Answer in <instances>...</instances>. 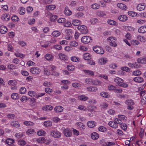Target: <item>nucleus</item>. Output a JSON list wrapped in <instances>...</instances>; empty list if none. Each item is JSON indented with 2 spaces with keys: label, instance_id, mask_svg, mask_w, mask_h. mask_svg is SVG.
<instances>
[{
  "label": "nucleus",
  "instance_id": "obj_1",
  "mask_svg": "<svg viewBox=\"0 0 146 146\" xmlns=\"http://www.w3.org/2000/svg\"><path fill=\"white\" fill-rule=\"evenodd\" d=\"M122 121L118 118H114L113 121H110L108 123L109 125L111 127L116 129L118 127V124H122Z\"/></svg>",
  "mask_w": 146,
  "mask_h": 146
},
{
  "label": "nucleus",
  "instance_id": "obj_2",
  "mask_svg": "<svg viewBox=\"0 0 146 146\" xmlns=\"http://www.w3.org/2000/svg\"><path fill=\"white\" fill-rule=\"evenodd\" d=\"M107 41L109 43L110 45L113 47H115L117 46L116 42L117 38L113 36H110L107 38Z\"/></svg>",
  "mask_w": 146,
  "mask_h": 146
},
{
  "label": "nucleus",
  "instance_id": "obj_3",
  "mask_svg": "<svg viewBox=\"0 0 146 146\" xmlns=\"http://www.w3.org/2000/svg\"><path fill=\"white\" fill-rule=\"evenodd\" d=\"M125 103L127 105V108L128 110H132L134 107L133 106L135 103L132 100H127L125 102Z\"/></svg>",
  "mask_w": 146,
  "mask_h": 146
},
{
  "label": "nucleus",
  "instance_id": "obj_4",
  "mask_svg": "<svg viewBox=\"0 0 146 146\" xmlns=\"http://www.w3.org/2000/svg\"><path fill=\"white\" fill-rule=\"evenodd\" d=\"M78 29L80 31V33L83 34L87 33L88 30L86 26L84 25H79L78 27Z\"/></svg>",
  "mask_w": 146,
  "mask_h": 146
},
{
  "label": "nucleus",
  "instance_id": "obj_5",
  "mask_svg": "<svg viewBox=\"0 0 146 146\" xmlns=\"http://www.w3.org/2000/svg\"><path fill=\"white\" fill-rule=\"evenodd\" d=\"M93 50L98 54H103L104 53V51L102 48L100 46H95L93 47Z\"/></svg>",
  "mask_w": 146,
  "mask_h": 146
},
{
  "label": "nucleus",
  "instance_id": "obj_6",
  "mask_svg": "<svg viewBox=\"0 0 146 146\" xmlns=\"http://www.w3.org/2000/svg\"><path fill=\"white\" fill-rule=\"evenodd\" d=\"M36 141L39 143H44L47 144L50 143V141L49 139H46L44 137H41L36 139Z\"/></svg>",
  "mask_w": 146,
  "mask_h": 146
},
{
  "label": "nucleus",
  "instance_id": "obj_7",
  "mask_svg": "<svg viewBox=\"0 0 146 146\" xmlns=\"http://www.w3.org/2000/svg\"><path fill=\"white\" fill-rule=\"evenodd\" d=\"M66 35L65 38L67 40H70L72 38L71 35L72 33V30L70 29H68L66 31Z\"/></svg>",
  "mask_w": 146,
  "mask_h": 146
},
{
  "label": "nucleus",
  "instance_id": "obj_8",
  "mask_svg": "<svg viewBox=\"0 0 146 146\" xmlns=\"http://www.w3.org/2000/svg\"><path fill=\"white\" fill-rule=\"evenodd\" d=\"M108 62L107 58L105 57H101L99 58L98 61V64L101 65H105Z\"/></svg>",
  "mask_w": 146,
  "mask_h": 146
},
{
  "label": "nucleus",
  "instance_id": "obj_9",
  "mask_svg": "<svg viewBox=\"0 0 146 146\" xmlns=\"http://www.w3.org/2000/svg\"><path fill=\"white\" fill-rule=\"evenodd\" d=\"M92 40L91 37L88 36H84L81 38L82 42L84 44H88Z\"/></svg>",
  "mask_w": 146,
  "mask_h": 146
},
{
  "label": "nucleus",
  "instance_id": "obj_10",
  "mask_svg": "<svg viewBox=\"0 0 146 146\" xmlns=\"http://www.w3.org/2000/svg\"><path fill=\"white\" fill-rule=\"evenodd\" d=\"M51 135L55 138H59L61 136V133L57 130H52L50 132Z\"/></svg>",
  "mask_w": 146,
  "mask_h": 146
},
{
  "label": "nucleus",
  "instance_id": "obj_11",
  "mask_svg": "<svg viewBox=\"0 0 146 146\" xmlns=\"http://www.w3.org/2000/svg\"><path fill=\"white\" fill-rule=\"evenodd\" d=\"M63 133L66 137H69L71 136L72 132L70 129L66 128L64 129Z\"/></svg>",
  "mask_w": 146,
  "mask_h": 146
},
{
  "label": "nucleus",
  "instance_id": "obj_12",
  "mask_svg": "<svg viewBox=\"0 0 146 146\" xmlns=\"http://www.w3.org/2000/svg\"><path fill=\"white\" fill-rule=\"evenodd\" d=\"M50 68H51V71L52 72L51 74L52 75L58 76L59 75V74L56 71V67L53 65H51L50 66Z\"/></svg>",
  "mask_w": 146,
  "mask_h": 146
},
{
  "label": "nucleus",
  "instance_id": "obj_13",
  "mask_svg": "<svg viewBox=\"0 0 146 146\" xmlns=\"http://www.w3.org/2000/svg\"><path fill=\"white\" fill-rule=\"evenodd\" d=\"M30 72L34 74H37L39 73L40 70L37 67H33L31 68L30 70Z\"/></svg>",
  "mask_w": 146,
  "mask_h": 146
},
{
  "label": "nucleus",
  "instance_id": "obj_14",
  "mask_svg": "<svg viewBox=\"0 0 146 146\" xmlns=\"http://www.w3.org/2000/svg\"><path fill=\"white\" fill-rule=\"evenodd\" d=\"M114 82L116 83L119 86H121V84L123 82V80L121 78L118 77L115 78L114 80Z\"/></svg>",
  "mask_w": 146,
  "mask_h": 146
},
{
  "label": "nucleus",
  "instance_id": "obj_15",
  "mask_svg": "<svg viewBox=\"0 0 146 146\" xmlns=\"http://www.w3.org/2000/svg\"><path fill=\"white\" fill-rule=\"evenodd\" d=\"M8 29L4 25L0 26V33L2 34H5L7 33Z\"/></svg>",
  "mask_w": 146,
  "mask_h": 146
},
{
  "label": "nucleus",
  "instance_id": "obj_16",
  "mask_svg": "<svg viewBox=\"0 0 146 146\" xmlns=\"http://www.w3.org/2000/svg\"><path fill=\"white\" fill-rule=\"evenodd\" d=\"M64 13L66 15L68 16L72 14V12L69 9L68 7H65L64 11Z\"/></svg>",
  "mask_w": 146,
  "mask_h": 146
},
{
  "label": "nucleus",
  "instance_id": "obj_17",
  "mask_svg": "<svg viewBox=\"0 0 146 146\" xmlns=\"http://www.w3.org/2000/svg\"><path fill=\"white\" fill-rule=\"evenodd\" d=\"M77 128L80 130H83L85 128V125L82 123L78 122L76 123Z\"/></svg>",
  "mask_w": 146,
  "mask_h": 146
},
{
  "label": "nucleus",
  "instance_id": "obj_18",
  "mask_svg": "<svg viewBox=\"0 0 146 146\" xmlns=\"http://www.w3.org/2000/svg\"><path fill=\"white\" fill-rule=\"evenodd\" d=\"M92 85L102 86L103 84L98 79H93Z\"/></svg>",
  "mask_w": 146,
  "mask_h": 146
},
{
  "label": "nucleus",
  "instance_id": "obj_19",
  "mask_svg": "<svg viewBox=\"0 0 146 146\" xmlns=\"http://www.w3.org/2000/svg\"><path fill=\"white\" fill-rule=\"evenodd\" d=\"M139 33H143L146 32V26H143L140 27L138 30Z\"/></svg>",
  "mask_w": 146,
  "mask_h": 146
},
{
  "label": "nucleus",
  "instance_id": "obj_20",
  "mask_svg": "<svg viewBox=\"0 0 146 146\" xmlns=\"http://www.w3.org/2000/svg\"><path fill=\"white\" fill-rule=\"evenodd\" d=\"M63 108L61 106H57L54 108V110L56 112H60L63 110Z\"/></svg>",
  "mask_w": 146,
  "mask_h": 146
},
{
  "label": "nucleus",
  "instance_id": "obj_21",
  "mask_svg": "<svg viewBox=\"0 0 146 146\" xmlns=\"http://www.w3.org/2000/svg\"><path fill=\"white\" fill-rule=\"evenodd\" d=\"M84 72L87 75L93 76L94 75V72L92 70H83Z\"/></svg>",
  "mask_w": 146,
  "mask_h": 146
},
{
  "label": "nucleus",
  "instance_id": "obj_22",
  "mask_svg": "<svg viewBox=\"0 0 146 146\" xmlns=\"http://www.w3.org/2000/svg\"><path fill=\"white\" fill-rule=\"evenodd\" d=\"M53 107L50 105H46L42 108V109L44 111H50L53 109Z\"/></svg>",
  "mask_w": 146,
  "mask_h": 146
},
{
  "label": "nucleus",
  "instance_id": "obj_23",
  "mask_svg": "<svg viewBox=\"0 0 146 146\" xmlns=\"http://www.w3.org/2000/svg\"><path fill=\"white\" fill-rule=\"evenodd\" d=\"M88 126L90 128H93L96 125V122L94 121H89L87 123Z\"/></svg>",
  "mask_w": 146,
  "mask_h": 146
},
{
  "label": "nucleus",
  "instance_id": "obj_24",
  "mask_svg": "<svg viewBox=\"0 0 146 146\" xmlns=\"http://www.w3.org/2000/svg\"><path fill=\"white\" fill-rule=\"evenodd\" d=\"M17 83V80H9L8 82V84L10 86H16Z\"/></svg>",
  "mask_w": 146,
  "mask_h": 146
},
{
  "label": "nucleus",
  "instance_id": "obj_25",
  "mask_svg": "<svg viewBox=\"0 0 146 146\" xmlns=\"http://www.w3.org/2000/svg\"><path fill=\"white\" fill-rule=\"evenodd\" d=\"M41 46L43 48H46L49 45V42L48 41H41L40 42Z\"/></svg>",
  "mask_w": 146,
  "mask_h": 146
},
{
  "label": "nucleus",
  "instance_id": "obj_26",
  "mask_svg": "<svg viewBox=\"0 0 146 146\" xmlns=\"http://www.w3.org/2000/svg\"><path fill=\"white\" fill-rule=\"evenodd\" d=\"M91 136L92 139L94 140H96L98 139L99 137V134L95 132H94L92 133Z\"/></svg>",
  "mask_w": 146,
  "mask_h": 146
},
{
  "label": "nucleus",
  "instance_id": "obj_27",
  "mask_svg": "<svg viewBox=\"0 0 146 146\" xmlns=\"http://www.w3.org/2000/svg\"><path fill=\"white\" fill-rule=\"evenodd\" d=\"M72 22L73 25L74 26H78L81 23V21L78 19H73Z\"/></svg>",
  "mask_w": 146,
  "mask_h": 146
},
{
  "label": "nucleus",
  "instance_id": "obj_28",
  "mask_svg": "<svg viewBox=\"0 0 146 146\" xmlns=\"http://www.w3.org/2000/svg\"><path fill=\"white\" fill-rule=\"evenodd\" d=\"M11 97L13 100H17L19 98V94L18 93H13L11 95Z\"/></svg>",
  "mask_w": 146,
  "mask_h": 146
},
{
  "label": "nucleus",
  "instance_id": "obj_29",
  "mask_svg": "<svg viewBox=\"0 0 146 146\" xmlns=\"http://www.w3.org/2000/svg\"><path fill=\"white\" fill-rule=\"evenodd\" d=\"M117 6L119 8L122 10H126L127 9L126 6L125 4L121 3H118Z\"/></svg>",
  "mask_w": 146,
  "mask_h": 146
},
{
  "label": "nucleus",
  "instance_id": "obj_30",
  "mask_svg": "<svg viewBox=\"0 0 146 146\" xmlns=\"http://www.w3.org/2000/svg\"><path fill=\"white\" fill-rule=\"evenodd\" d=\"M137 38L141 42H144L146 40V38L142 35H138L137 36Z\"/></svg>",
  "mask_w": 146,
  "mask_h": 146
},
{
  "label": "nucleus",
  "instance_id": "obj_31",
  "mask_svg": "<svg viewBox=\"0 0 146 146\" xmlns=\"http://www.w3.org/2000/svg\"><path fill=\"white\" fill-rule=\"evenodd\" d=\"M145 8V6L144 3H140L137 6V9L141 11L144 10Z\"/></svg>",
  "mask_w": 146,
  "mask_h": 146
},
{
  "label": "nucleus",
  "instance_id": "obj_32",
  "mask_svg": "<svg viewBox=\"0 0 146 146\" xmlns=\"http://www.w3.org/2000/svg\"><path fill=\"white\" fill-rule=\"evenodd\" d=\"M66 68L69 71H72L75 70V66L72 64H69L67 66Z\"/></svg>",
  "mask_w": 146,
  "mask_h": 146
},
{
  "label": "nucleus",
  "instance_id": "obj_33",
  "mask_svg": "<svg viewBox=\"0 0 146 146\" xmlns=\"http://www.w3.org/2000/svg\"><path fill=\"white\" fill-rule=\"evenodd\" d=\"M118 19L121 21H125L127 20L128 18L125 15H122L119 17Z\"/></svg>",
  "mask_w": 146,
  "mask_h": 146
},
{
  "label": "nucleus",
  "instance_id": "obj_34",
  "mask_svg": "<svg viewBox=\"0 0 146 146\" xmlns=\"http://www.w3.org/2000/svg\"><path fill=\"white\" fill-rule=\"evenodd\" d=\"M128 15L132 17H136L139 16V15L135 12L132 11H129L128 12Z\"/></svg>",
  "mask_w": 146,
  "mask_h": 146
},
{
  "label": "nucleus",
  "instance_id": "obj_35",
  "mask_svg": "<svg viewBox=\"0 0 146 146\" xmlns=\"http://www.w3.org/2000/svg\"><path fill=\"white\" fill-rule=\"evenodd\" d=\"M143 78L141 77H136L133 79L134 81L138 83H141L143 81Z\"/></svg>",
  "mask_w": 146,
  "mask_h": 146
},
{
  "label": "nucleus",
  "instance_id": "obj_36",
  "mask_svg": "<svg viewBox=\"0 0 146 146\" xmlns=\"http://www.w3.org/2000/svg\"><path fill=\"white\" fill-rule=\"evenodd\" d=\"M59 57L60 59L64 60H67V56L62 53H60L59 54Z\"/></svg>",
  "mask_w": 146,
  "mask_h": 146
},
{
  "label": "nucleus",
  "instance_id": "obj_37",
  "mask_svg": "<svg viewBox=\"0 0 146 146\" xmlns=\"http://www.w3.org/2000/svg\"><path fill=\"white\" fill-rule=\"evenodd\" d=\"M78 99L81 101H85L88 99V98L84 95H82L78 96Z\"/></svg>",
  "mask_w": 146,
  "mask_h": 146
},
{
  "label": "nucleus",
  "instance_id": "obj_38",
  "mask_svg": "<svg viewBox=\"0 0 146 146\" xmlns=\"http://www.w3.org/2000/svg\"><path fill=\"white\" fill-rule=\"evenodd\" d=\"M19 12L20 15H24L25 12V9L23 7H20L19 9Z\"/></svg>",
  "mask_w": 146,
  "mask_h": 146
},
{
  "label": "nucleus",
  "instance_id": "obj_39",
  "mask_svg": "<svg viewBox=\"0 0 146 146\" xmlns=\"http://www.w3.org/2000/svg\"><path fill=\"white\" fill-rule=\"evenodd\" d=\"M91 55L89 53H85L83 55L84 58L86 60L90 59Z\"/></svg>",
  "mask_w": 146,
  "mask_h": 146
},
{
  "label": "nucleus",
  "instance_id": "obj_40",
  "mask_svg": "<svg viewBox=\"0 0 146 146\" xmlns=\"http://www.w3.org/2000/svg\"><path fill=\"white\" fill-rule=\"evenodd\" d=\"M71 60L75 62H78L80 60V59L79 58L76 56H72L70 58Z\"/></svg>",
  "mask_w": 146,
  "mask_h": 146
},
{
  "label": "nucleus",
  "instance_id": "obj_41",
  "mask_svg": "<svg viewBox=\"0 0 146 146\" xmlns=\"http://www.w3.org/2000/svg\"><path fill=\"white\" fill-rule=\"evenodd\" d=\"M26 89L24 87H21L19 90V92L21 94H24L26 92Z\"/></svg>",
  "mask_w": 146,
  "mask_h": 146
},
{
  "label": "nucleus",
  "instance_id": "obj_42",
  "mask_svg": "<svg viewBox=\"0 0 146 146\" xmlns=\"http://www.w3.org/2000/svg\"><path fill=\"white\" fill-rule=\"evenodd\" d=\"M11 125L13 126L16 128L19 127L20 126L19 123L17 121H13L11 122Z\"/></svg>",
  "mask_w": 146,
  "mask_h": 146
},
{
  "label": "nucleus",
  "instance_id": "obj_43",
  "mask_svg": "<svg viewBox=\"0 0 146 146\" xmlns=\"http://www.w3.org/2000/svg\"><path fill=\"white\" fill-rule=\"evenodd\" d=\"M61 33L60 32L55 31H53L52 33V35L54 37H57L60 35Z\"/></svg>",
  "mask_w": 146,
  "mask_h": 146
},
{
  "label": "nucleus",
  "instance_id": "obj_44",
  "mask_svg": "<svg viewBox=\"0 0 146 146\" xmlns=\"http://www.w3.org/2000/svg\"><path fill=\"white\" fill-rule=\"evenodd\" d=\"M137 61L139 63L145 64L146 63V59L145 58H140L137 59Z\"/></svg>",
  "mask_w": 146,
  "mask_h": 146
},
{
  "label": "nucleus",
  "instance_id": "obj_45",
  "mask_svg": "<svg viewBox=\"0 0 146 146\" xmlns=\"http://www.w3.org/2000/svg\"><path fill=\"white\" fill-rule=\"evenodd\" d=\"M14 142V140L10 138L7 139L6 141V143L9 145H11Z\"/></svg>",
  "mask_w": 146,
  "mask_h": 146
},
{
  "label": "nucleus",
  "instance_id": "obj_46",
  "mask_svg": "<svg viewBox=\"0 0 146 146\" xmlns=\"http://www.w3.org/2000/svg\"><path fill=\"white\" fill-rule=\"evenodd\" d=\"M44 125L46 127L50 126L52 125V122L50 121H46L44 123Z\"/></svg>",
  "mask_w": 146,
  "mask_h": 146
},
{
  "label": "nucleus",
  "instance_id": "obj_47",
  "mask_svg": "<svg viewBox=\"0 0 146 146\" xmlns=\"http://www.w3.org/2000/svg\"><path fill=\"white\" fill-rule=\"evenodd\" d=\"M56 6L54 5H50L47 6L46 8L47 10H52L56 8Z\"/></svg>",
  "mask_w": 146,
  "mask_h": 146
},
{
  "label": "nucleus",
  "instance_id": "obj_48",
  "mask_svg": "<svg viewBox=\"0 0 146 146\" xmlns=\"http://www.w3.org/2000/svg\"><path fill=\"white\" fill-rule=\"evenodd\" d=\"M93 80V79L92 78H87L85 79V82L86 84H91L92 85Z\"/></svg>",
  "mask_w": 146,
  "mask_h": 146
},
{
  "label": "nucleus",
  "instance_id": "obj_49",
  "mask_svg": "<svg viewBox=\"0 0 146 146\" xmlns=\"http://www.w3.org/2000/svg\"><path fill=\"white\" fill-rule=\"evenodd\" d=\"M125 29L126 30L131 31H133L135 30V28L131 26H125Z\"/></svg>",
  "mask_w": 146,
  "mask_h": 146
},
{
  "label": "nucleus",
  "instance_id": "obj_50",
  "mask_svg": "<svg viewBox=\"0 0 146 146\" xmlns=\"http://www.w3.org/2000/svg\"><path fill=\"white\" fill-rule=\"evenodd\" d=\"M70 44L72 46L76 47L78 45V43L76 41L73 40L70 42Z\"/></svg>",
  "mask_w": 146,
  "mask_h": 146
},
{
  "label": "nucleus",
  "instance_id": "obj_51",
  "mask_svg": "<svg viewBox=\"0 0 146 146\" xmlns=\"http://www.w3.org/2000/svg\"><path fill=\"white\" fill-rule=\"evenodd\" d=\"M108 23L109 25H115L117 24L116 22L114 21L111 20V19H108Z\"/></svg>",
  "mask_w": 146,
  "mask_h": 146
},
{
  "label": "nucleus",
  "instance_id": "obj_52",
  "mask_svg": "<svg viewBox=\"0 0 146 146\" xmlns=\"http://www.w3.org/2000/svg\"><path fill=\"white\" fill-rule=\"evenodd\" d=\"M100 95L103 97L108 98L109 97L110 95L108 93L105 92H102L100 93Z\"/></svg>",
  "mask_w": 146,
  "mask_h": 146
},
{
  "label": "nucleus",
  "instance_id": "obj_53",
  "mask_svg": "<svg viewBox=\"0 0 146 146\" xmlns=\"http://www.w3.org/2000/svg\"><path fill=\"white\" fill-rule=\"evenodd\" d=\"M140 43L139 41L136 40H131V44L132 45L136 46L139 44Z\"/></svg>",
  "mask_w": 146,
  "mask_h": 146
},
{
  "label": "nucleus",
  "instance_id": "obj_54",
  "mask_svg": "<svg viewBox=\"0 0 146 146\" xmlns=\"http://www.w3.org/2000/svg\"><path fill=\"white\" fill-rule=\"evenodd\" d=\"M107 113L108 114L113 115H114L115 113V111L113 109H110L108 110L107 111Z\"/></svg>",
  "mask_w": 146,
  "mask_h": 146
},
{
  "label": "nucleus",
  "instance_id": "obj_55",
  "mask_svg": "<svg viewBox=\"0 0 146 146\" xmlns=\"http://www.w3.org/2000/svg\"><path fill=\"white\" fill-rule=\"evenodd\" d=\"M14 54L17 57H20L21 58H23L25 56V54L19 52L15 53Z\"/></svg>",
  "mask_w": 146,
  "mask_h": 146
},
{
  "label": "nucleus",
  "instance_id": "obj_56",
  "mask_svg": "<svg viewBox=\"0 0 146 146\" xmlns=\"http://www.w3.org/2000/svg\"><path fill=\"white\" fill-rule=\"evenodd\" d=\"M11 19L12 21L14 22H16L18 21L19 19V17L16 15H14L12 17Z\"/></svg>",
  "mask_w": 146,
  "mask_h": 146
},
{
  "label": "nucleus",
  "instance_id": "obj_57",
  "mask_svg": "<svg viewBox=\"0 0 146 146\" xmlns=\"http://www.w3.org/2000/svg\"><path fill=\"white\" fill-rule=\"evenodd\" d=\"M118 117L119 119H120L121 121H125L127 119V117L123 115H119Z\"/></svg>",
  "mask_w": 146,
  "mask_h": 146
},
{
  "label": "nucleus",
  "instance_id": "obj_58",
  "mask_svg": "<svg viewBox=\"0 0 146 146\" xmlns=\"http://www.w3.org/2000/svg\"><path fill=\"white\" fill-rule=\"evenodd\" d=\"M97 14L100 17H104L106 15L105 12L102 11H98L97 13Z\"/></svg>",
  "mask_w": 146,
  "mask_h": 146
},
{
  "label": "nucleus",
  "instance_id": "obj_59",
  "mask_svg": "<svg viewBox=\"0 0 146 146\" xmlns=\"http://www.w3.org/2000/svg\"><path fill=\"white\" fill-rule=\"evenodd\" d=\"M45 57L46 59L48 60H51L53 57L52 56L49 54H46L45 55Z\"/></svg>",
  "mask_w": 146,
  "mask_h": 146
},
{
  "label": "nucleus",
  "instance_id": "obj_60",
  "mask_svg": "<svg viewBox=\"0 0 146 146\" xmlns=\"http://www.w3.org/2000/svg\"><path fill=\"white\" fill-rule=\"evenodd\" d=\"M28 99L29 98L27 96H22L20 100L21 101L23 102H26Z\"/></svg>",
  "mask_w": 146,
  "mask_h": 146
},
{
  "label": "nucleus",
  "instance_id": "obj_61",
  "mask_svg": "<svg viewBox=\"0 0 146 146\" xmlns=\"http://www.w3.org/2000/svg\"><path fill=\"white\" fill-rule=\"evenodd\" d=\"M100 5L97 3H94L92 5L91 7L92 9H96L99 8Z\"/></svg>",
  "mask_w": 146,
  "mask_h": 146
},
{
  "label": "nucleus",
  "instance_id": "obj_62",
  "mask_svg": "<svg viewBox=\"0 0 146 146\" xmlns=\"http://www.w3.org/2000/svg\"><path fill=\"white\" fill-rule=\"evenodd\" d=\"M84 15V14L80 12H78L77 13H76L75 14L74 16H75L78 18H80L82 17H83Z\"/></svg>",
  "mask_w": 146,
  "mask_h": 146
},
{
  "label": "nucleus",
  "instance_id": "obj_63",
  "mask_svg": "<svg viewBox=\"0 0 146 146\" xmlns=\"http://www.w3.org/2000/svg\"><path fill=\"white\" fill-rule=\"evenodd\" d=\"M28 95L31 97H34L35 98L36 94L34 91H30L28 92Z\"/></svg>",
  "mask_w": 146,
  "mask_h": 146
},
{
  "label": "nucleus",
  "instance_id": "obj_64",
  "mask_svg": "<svg viewBox=\"0 0 146 146\" xmlns=\"http://www.w3.org/2000/svg\"><path fill=\"white\" fill-rule=\"evenodd\" d=\"M37 134L39 136H43L45 134V132L43 130H40L37 132Z\"/></svg>",
  "mask_w": 146,
  "mask_h": 146
}]
</instances>
